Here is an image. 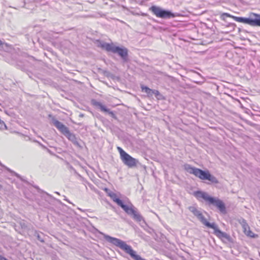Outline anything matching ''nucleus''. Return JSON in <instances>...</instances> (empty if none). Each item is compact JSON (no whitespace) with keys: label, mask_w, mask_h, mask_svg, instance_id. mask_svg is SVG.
Here are the masks:
<instances>
[{"label":"nucleus","mask_w":260,"mask_h":260,"mask_svg":"<svg viewBox=\"0 0 260 260\" xmlns=\"http://www.w3.org/2000/svg\"><path fill=\"white\" fill-rule=\"evenodd\" d=\"M184 168L188 173L193 175L201 180H208L210 183L214 184H217L219 182L218 179L211 174L208 170L204 171L188 164L185 165Z\"/></svg>","instance_id":"nucleus-1"},{"label":"nucleus","mask_w":260,"mask_h":260,"mask_svg":"<svg viewBox=\"0 0 260 260\" xmlns=\"http://www.w3.org/2000/svg\"><path fill=\"white\" fill-rule=\"evenodd\" d=\"M104 238L109 242L112 243L124 250L126 253L130 255L134 259L146 260L142 258L139 255L137 254L136 252L132 249V247L127 245L125 242L108 235H104Z\"/></svg>","instance_id":"nucleus-2"},{"label":"nucleus","mask_w":260,"mask_h":260,"mask_svg":"<svg viewBox=\"0 0 260 260\" xmlns=\"http://www.w3.org/2000/svg\"><path fill=\"white\" fill-rule=\"evenodd\" d=\"M194 194L198 199H203L209 204L215 205L221 213L223 214L226 213L224 203L221 200L210 197L206 192L201 191H196Z\"/></svg>","instance_id":"nucleus-3"},{"label":"nucleus","mask_w":260,"mask_h":260,"mask_svg":"<svg viewBox=\"0 0 260 260\" xmlns=\"http://www.w3.org/2000/svg\"><path fill=\"white\" fill-rule=\"evenodd\" d=\"M224 16H226V17L232 18L233 19L238 22L247 24L252 26H260V14L251 13L250 14V16L254 17L253 19L237 17L231 15V14L227 13H222L221 17H222Z\"/></svg>","instance_id":"nucleus-4"},{"label":"nucleus","mask_w":260,"mask_h":260,"mask_svg":"<svg viewBox=\"0 0 260 260\" xmlns=\"http://www.w3.org/2000/svg\"><path fill=\"white\" fill-rule=\"evenodd\" d=\"M101 47L108 52L117 53L123 59L126 60L128 56V50L124 47L116 46L113 43H103L101 45Z\"/></svg>","instance_id":"nucleus-5"},{"label":"nucleus","mask_w":260,"mask_h":260,"mask_svg":"<svg viewBox=\"0 0 260 260\" xmlns=\"http://www.w3.org/2000/svg\"><path fill=\"white\" fill-rule=\"evenodd\" d=\"M202 223L206 226L214 230V234L220 240L231 241V237L226 233L223 232L218 229L217 225L215 223H210L205 219L202 220Z\"/></svg>","instance_id":"nucleus-6"},{"label":"nucleus","mask_w":260,"mask_h":260,"mask_svg":"<svg viewBox=\"0 0 260 260\" xmlns=\"http://www.w3.org/2000/svg\"><path fill=\"white\" fill-rule=\"evenodd\" d=\"M117 149L119 152L120 158L124 165L128 168H133L137 166L138 160L132 157L121 147H117Z\"/></svg>","instance_id":"nucleus-7"},{"label":"nucleus","mask_w":260,"mask_h":260,"mask_svg":"<svg viewBox=\"0 0 260 260\" xmlns=\"http://www.w3.org/2000/svg\"><path fill=\"white\" fill-rule=\"evenodd\" d=\"M150 11L157 17L161 18H170L174 17L175 15L170 11H166L159 7L153 6L149 9Z\"/></svg>","instance_id":"nucleus-8"},{"label":"nucleus","mask_w":260,"mask_h":260,"mask_svg":"<svg viewBox=\"0 0 260 260\" xmlns=\"http://www.w3.org/2000/svg\"><path fill=\"white\" fill-rule=\"evenodd\" d=\"M54 125L59 131L62 134L64 135L69 134L70 131L68 128L66 126L57 120L54 119L53 121Z\"/></svg>","instance_id":"nucleus-9"},{"label":"nucleus","mask_w":260,"mask_h":260,"mask_svg":"<svg viewBox=\"0 0 260 260\" xmlns=\"http://www.w3.org/2000/svg\"><path fill=\"white\" fill-rule=\"evenodd\" d=\"M104 190L106 192L107 195L110 197L113 202L116 203L118 206H120L123 202L118 197V196L115 192L111 191L107 188H105Z\"/></svg>","instance_id":"nucleus-10"},{"label":"nucleus","mask_w":260,"mask_h":260,"mask_svg":"<svg viewBox=\"0 0 260 260\" xmlns=\"http://www.w3.org/2000/svg\"><path fill=\"white\" fill-rule=\"evenodd\" d=\"M243 232L244 234L248 237L250 238H257L258 235L254 234L253 233L250 229V227L248 224H245L243 225Z\"/></svg>","instance_id":"nucleus-11"},{"label":"nucleus","mask_w":260,"mask_h":260,"mask_svg":"<svg viewBox=\"0 0 260 260\" xmlns=\"http://www.w3.org/2000/svg\"><path fill=\"white\" fill-rule=\"evenodd\" d=\"M92 104L95 106L99 107L102 111L108 112L111 115H113V113L112 112L110 111L105 106L103 105L101 103L96 101H93L92 102Z\"/></svg>","instance_id":"nucleus-12"},{"label":"nucleus","mask_w":260,"mask_h":260,"mask_svg":"<svg viewBox=\"0 0 260 260\" xmlns=\"http://www.w3.org/2000/svg\"><path fill=\"white\" fill-rule=\"evenodd\" d=\"M119 206H120L123 209V210L128 214L132 215V214L135 210L134 209L133 206L129 207L127 205H124L123 202Z\"/></svg>","instance_id":"nucleus-13"},{"label":"nucleus","mask_w":260,"mask_h":260,"mask_svg":"<svg viewBox=\"0 0 260 260\" xmlns=\"http://www.w3.org/2000/svg\"><path fill=\"white\" fill-rule=\"evenodd\" d=\"M141 88L142 91L146 93L148 96H151L153 94V90L149 88V87L142 85L141 86Z\"/></svg>","instance_id":"nucleus-14"},{"label":"nucleus","mask_w":260,"mask_h":260,"mask_svg":"<svg viewBox=\"0 0 260 260\" xmlns=\"http://www.w3.org/2000/svg\"><path fill=\"white\" fill-rule=\"evenodd\" d=\"M132 215H133V218L138 221H141L142 220V217L136 210L134 211Z\"/></svg>","instance_id":"nucleus-15"},{"label":"nucleus","mask_w":260,"mask_h":260,"mask_svg":"<svg viewBox=\"0 0 260 260\" xmlns=\"http://www.w3.org/2000/svg\"><path fill=\"white\" fill-rule=\"evenodd\" d=\"M153 94L155 95V96L158 100L164 99L162 95L157 90H153Z\"/></svg>","instance_id":"nucleus-16"},{"label":"nucleus","mask_w":260,"mask_h":260,"mask_svg":"<svg viewBox=\"0 0 260 260\" xmlns=\"http://www.w3.org/2000/svg\"><path fill=\"white\" fill-rule=\"evenodd\" d=\"M7 129V126L4 121L0 119V129L4 130Z\"/></svg>","instance_id":"nucleus-17"},{"label":"nucleus","mask_w":260,"mask_h":260,"mask_svg":"<svg viewBox=\"0 0 260 260\" xmlns=\"http://www.w3.org/2000/svg\"><path fill=\"white\" fill-rule=\"evenodd\" d=\"M191 212H192L195 215H197L196 214V212H198V211L196 209H192V210H191Z\"/></svg>","instance_id":"nucleus-18"},{"label":"nucleus","mask_w":260,"mask_h":260,"mask_svg":"<svg viewBox=\"0 0 260 260\" xmlns=\"http://www.w3.org/2000/svg\"><path fill=\"white\" fill-rule=\"evenodd\" d=\"M2 44V42L0 40V45Z\"/></svg>","instance_id":"nucleus-19"}]
</instances>
